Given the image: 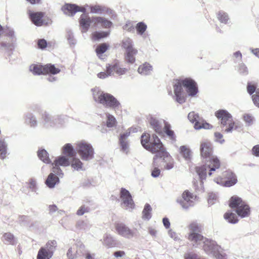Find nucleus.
<instances>
[{
	"mask_svg": "<svg viewBox=\"0 0 259 259\" xmlns=\"http://www.w3.org/2000/svg\"><path fill=\"white\" fill-rule=\"evenodd\" d=\"M120 146L121 147L122 150L125 152L127 153L129 149V145L128 141L127 140H120L119 139Z\"/></svg>",
	"mask_w": 259,
	"mask_h": 259,
	"instance_id": "55",
	"label": "nucleus"
},
{
	"mask_svg": "<svg viewBox=\"0 0 259 259\" xmlns=\"http://www.w3.org/2000/svg\"><path fill=\"white\" fill-rule=\"evenodd\" d=\"M56 241L55 240H51L48 241L45 246L41 247L40 248H45L47 252H50L51 255H53L54 252L56 249Z\"/></svg>",
	"mask_w": 259,
	"mask_h": 259,
	"instance_id": "31",
	"label": "nucleus"
},
{
	"mask_svg": "<svg viewBox=\"0 0 259 259\" xmlns=\"http://www.w3.org/2000/svg\"><path fill=\"white\" fill-rule=\"evenodd\" d=\"M168 235L172 239H173L175 241H178L180 240V238L179 237L177 233L172 231L171 230H169Z\"/></svg>",
	"mask_w": 259,
	"mask_h": 259,
	"instance_id": "63",
	"label": "nucleus"
},
{
	"mask_svg": "<svg viewBox=\"0 0 259 259\" xmlns=\"http://www.w3.org/2000/svg\"><path fill=\"white\" fill-rule=\"evenodd\" d=\"M3 242L7 244L14 245L16 243V239L11 233H5L3 236Z\"/></svg>",
	"mask_w": 259,
	"mask_h": 259,
	"instance_id": "33",
	"label": "nucleus"
},
{
	"mask_svg": "<svg viewBox=\"0 0 259 259\" xmlns=\"http://www.w3.org/2000/svg\"><path fill=\"white\" fill-rule=\"evenodd\" d=\"M152 208L150 205L148 204H146L145 205L144 208L143 210V219L144 220H148L151 217V212Z\"/></svg>",
	"mask_w": 259,
	"mask_h": 259,
	"instance_id": "44",
	"label": "nucleus"
},
{
	"mask_svg": "<svg viewBox=\"0 0 259 259\" xmlns=\"http://www.w3.org/2000/svg\"><path fill=\"white\" fill-rule=\"evenodd\" d=\"M148 119L151 127L156 133L158 134L159 135H161L163 134V130L161 121L153 116H150Z\"/></svg>",
	"mask_w": 259,
	"mask_h": 259,
	"instance_id": "20",
	"label": "nucleus"
},
{
	"mask_svg": "<svg viewBox=\"0 0 259 259\" xmlns=\"http://www.w3.org/2000/svg\"><path fill=\"white\" fill-rule=\"evenodd\" d=\"M52 256L50 252H47L45 248H40L38 251L36 259H51Z\"/></svg>",
	"mask_w": 259,
	"mask_h": 259,
	"instance_id": "40",
	"label": "nucleus"
},
{
	"mask_svg": "<svg viewBox=\"0 0 259 259\" xmlns=\"http://www.w3.org/2000/svg\"><path fill=\"white\" fill-rule=\"evenodd\" d=\"M153 141L150 143L148 148L146 149L153 153H155L156 155L154 158H156V160H157L159 158H162L164 153L167 152L165 151L162 143L157 136L153 135Z\"/></svg>",
	"mask_w": 259,
	"mask_h": 259,
	"instance_id": "8",
	"label": "nucleus"
},
{
	"mask_svg": "<svg viewBox=\"0 0 259 259\" xmlns=\"http://www.w3.org/2000/svg\"><path fill=\"white\" fill-rule=\"evenodd\" d=\"M184 258L185 259H204L199 257L197 254L192 252H189L185 254Z\"/></svg>",
	"mask_w": 259,
	"mask_h": 259,
	"instance_id": "59",
	"label": "nucleus"
},
{
	"mask_svg": "<svg viewBox=\"0 0 259 259\" xmlns=\"http://www.w3.org/2000/svg\"><path fill=\"white\" fill-rule=\"evenodd\" d=\"M163 121V123L164 124L163 127V131L166 134L167 136L171 140L176 141V136L174 132L171 130V125L170 124L166 122L164 120Z\"/></svg>",
	"mask_w": 259,
	"mask_h": 259,
	"instance_id": "25",
	"label": "nucleus"
},
{
	"mask_svg": "<svg viewBox=\"0 0 259 259\" xmlns=\"http://www.w3.org/2000/svg\"><path fill=\"white\" fill-rule=\"evenodd\" d=\"M200 154L204 160L205 164L196 166L195 171L200 179L199 182H194L196 189L203 190V180H205L207 174L211 176L212 172L218 169L220 166L219 160L212 155V148L211 143L207 141H202L200 144Z\"/></svg>",
	"mask_w": 259,
	"mask_h": 259,
	"instance_id": "1",
	"label": "nucleus"
},
{
	"mask_svg": "<svg viewBox=\"0 0 259 259\" xmlns=\"http://www.w3.org/2000/svg\"><path fill=\"white\" fill-rule=\"evenodd\" d=\"M106 115V126L108 127H113L116 124V120L114 116L109 113H107Z\"/></svg>",
	"mask_w": 259,
	"mask_h": 259,
	"instance_id": "43",
	"label": "nucleus"
},
{
	"mask_svg": "<svg viewBox=\"0 0 259 259\" xmlns=\"http://www.w3.org/2000/svg\"><path fill=\"white\" fill-rule=\"evenodd\" d=\"M132 130L133 132H135L137 131L136 128H131L128 129L127 131L125 132L124 133L120 135V140H127V138L130 135L131 131Z\"/></svg>",
	"mask_w": 259,
	"mask_h": 259,
	"instance_id": "56",
	"label": "nucleus"
},
{
	"mask_svg": "<svg viewBox=\"0 0 259 259\" xmlns=\"http://www.w3.org/2000/svg\"><path fill=\"white\" fill-rule=\"evenodd\" d=\"M89 7L86 5L84 7H79L73 4H66L62 8L64 13L68 16H72L77 12H81L84 13L86 8Z\"/></svg>",
	"mask_w": 259,
	"mask_h": 259,
	"instance_id": "17",
	"label": "nucleus"
},
{
	"mask_svg": "<svg viewBox=\"0 0 259 259\" xmlns=\"http://www.w3.org/2000/svg\"><path fill=\"white\" fill-rule=\"evenodd\" d=\"M205 238L198 233H188L187 236V239L194 247H197L200 244H203Z\"/></svg>",
	"mask_w": 259,
	"mask_h": 259,
	"instance_id": "18",
	"label": "nucleus"
},
{
	"mask_svg": "<svg viewBox=\"0 0 259 259\" xmlns=\"http://www.w3.org/2000/svg\"><path fill=\"white\" fill-rule=\"evenodd\" d=\"M125 252L122 250L115 251L114 253V256L116 258H121L125 256Z\"/></svg>",
	"mask_w": 259,
	"mask_h": 259,
	"instance_id": "64",
	"label": "nucleus"
},
{
	"mask_svg": "<svg viewBox=\"0 0 259 259\" xmlns=\"http://www.w3.org/2000/svg\"><path fill=\"white\" fill-rule=\"evenodd\" d=\"M29 70L34 75L45 74L44 66L40 65L32 64L30 66Z\"/></svg>",
	"mask_w": 259,
	"mask_h": 259,
	"instance_id": "32",
	"label": "nucleus"
},
{
	"mask_svg": "<svg viewBox=\"0 0 259 259\" xmlns=\"http://www.w3.org/2000/svg\"><path fill=\"white\" fill-rule=\"evenodd\" d=\"M247 90L250 95L255 93V94L252 96V100L254 105L259 107V89H256L255 84L249 82L247 84Z\"/></svg>",
	"mask_w": 259,
	"mask_h": 259,
	"instance_id": "19",
	"label": "nucleus"
},
{
	"mask_svg": "<svg viewBox=\"0 0 259 259\" xmlns=\"http://www.w3.org/2000/svg\"><path fill=\"white\" fill-rule=\"evenodd\" d=\"M44 14L41 12L30 13L29 16L35 25L39 26L43 23L42 17Z\"/></svg>",
	"mask_w": 259,
	"mask_h": 259,
	"instance_id": "23",
	"label": "nucleus"
},
{
	"mask_svg": "<svg viewBox=\"0 0 259 259\" xmlns=\"http://www.w3.org/2000/svg\"><path fill=\"white\" fill-rule=\"evenodd\" d=\"M58 177L59 176L52 170V172L49 174L46 181L47 186L50 188H54L55 185L59 182Z\"/></svg>",
	"mask_w": 259,
	"mask_h": 259,
	"instance_id": "22",
	"label": "nucleus"
},
{
	"mask_svg": "<svg viewBox=\"0 0 259 259\" xmlns=\"http://www.w3.org/2000/svg\"><path fill=\"white\" fill-rule=\"evenodd\" d=\"M3 33L6 34L7 35L9 36L12 39V41L15 40V36L14 31L13 30L9 27H6L4 28Z\"/></svg>",
	"mask_w": 259,
	"mask_h": 259,
	"instance_id": "54",
	"label": "nucleus"
},
{
	"mask_svg": "<svg viewBox=\"0 0 259 259\" xmlns=\"http://www.w3.org/2000/svg\"><path fill=\"white\" fill-rule=\"evenodd\" d=\"M188 118L190 122L194 123V128L196 130L201 128L209 129L211 126L208 123L201 121L198 115L194 112H191L188 114Z\"/></svg>",
	"mask_w": 259,
	"mask_h": 259,
	"instance_id": "14",
	"label": "nucleus"
},
{
	"mask_svg": "<svg viewBox=\"0 0 259 259\" xmlns=\"http://www.w3.org/2000/svg\"><path fill=\"white\" fill-rule=\"evenodd\" d=\"M153 139L152 140H150V135L149 134H143L141 136V142L142 146L146 149L148 148L149 145L150 144V143L152 142Z\"/></svg>",
	"mask_w": 259,
	"mask_h": 259,
	"instance_id": "38",
	"label": "nucleus"
},
{
	"mask_svg": "<svg viewBox=\"0 0 259 259\" xmlns=\"http://www.w3.org/2000/svg\"><path fill=\"white\" fill-rule=\"evenodd\" d=\"M76 245H73L69 248L67 256L69 259H74L76 256Z\"/></svg>",
	"mask_w": 259,
	"mask_h": 259,
	"instance_id": "51",
	"label": "nucleus"
},
{
	"mask_svg": "<svg viewBox=\"0 0 259 259\" xmlns=\"http://www.w3.org/2000/svg\"><path fill=\"white\" fill-rule=\"evenodd\" d=\"M215 115L219 119H221V123L222 125L226 126L225 130L226 133H230L232 131L234 122L233 121L232 115L225 110H220L215 113Z\"/></svg>",
	"mask_w": 259,
	"mask_h": 259,
	"instance_id": "7",
	"label": "nucleus"
},
{
	"mask_svg": "<svg viewBox=\"0 0 259 259\" xmlns=\"http://www.w3.org/2000/svg\"><path fill=\"white\" fill-rule=\"evenodd\" d=\"M223 177L226 180H224L222 178H216L214 180V182L218 184L228 187L234 185L237 182L236 176L232 171H225L223 174Z\"/></svg>",
	"mask_w": 259,
	"mask_h": 259,
	"instance_id": "10",
	"label": "nucleus"
},
{
	"mask_svg": "<svg viewBox=\"0 0 259 259\" xmlns=\"http://www.w3.org/2000/svg\"><path fill=\"white\" fill-rule=\"evenodd\" d=\"M120 199L122 207L127 210H132L134 208V203L129 191L124 188L120 190Z\"/></svg>",
	"mask_w": 259,
	"mask_h": 259,
	"instance_id": "11",
	"label": "nucleus"
},
{
	"mask_svg": "<svg viewBox=\"0 0 259 259\" xmlns=\"http://www.w3.org/2000/svg\"><path fill=\"white\" fill-rule=\"evenodd\" d=\"M90 208L84 205L81 206L77 211L76 214L78 215H82L85 212L89 211Z\"/></svg>",
	"mask_w": 259,
	"mask_h": 259,
	"instance_id": "60",
	"label": "nucleus"
},
{
	"mask_svg": "<svg viewBox=\"0 0 259 259\" xmlns=\"http://www.w3.org/2000/svg\"><path fill=\"white\" fill-rule=\"evenodd\" d=\"M103 244L108 247H111L115 245V241L112 236L108 234H104L102 240Z\"/></svg>",
	"mask_w": 259,
	"mask_h": 259,
	"instance_id": "27",
	"label": "nucleus"
},
{
	"mask_svg": "<svg viewBox=\"0 0 259 259\" xmlns=\"http://www.w3.org/2000/svg\"><path fill=\"white\" fill-rule=\"evenodd\" d=\"M42 118L43 119V123L47 127L53 126L55 125L52 120L51 117L46 112L42 114Z\"/></svg>",
	"mask_w": 259,
	"mask_h": 259,
	"instance_id": "39",
	"label": "nucleus"
},
{
	"mask_svg": "<svg viewBox=\"0 0 259 259\" xmlns=\"http://www.w3.org/2000/svg\"><path fill=\"white\" fill-rule=\"evenodd\" d=\"M156 158H153V169L152 170L151 176L153 178H157L159 176L161 171L159 168H158L157 166Z\"/></svg>",
	"mask_w": 259,
	"mask_h": 259,
	"instance_id": "48",
	"label": "nucleus"
},
{
	"mask_svg": "<svg viewBox=\"0 0 259 259\" xmlns=\"http://www.w3.org/2000/svg\"><path fill=\"white\" fill-rule=\"evenodd\" d=\"M180 152L185 159L187 160L190 159L191 153L190 149L187 146H181L180 148Z\"/></svg>",
	"mask_w": 259,
	"mask_h": 259,
	"instance_id": "36",
	"label": "nucleus"
},
{
	"mask_svg": "<svg viewBox=\"0 0 259 259\" xmlns=\"http://www.w3.org/2000/svg\"><path fill=\"white\" fill-rule=\"evenodd\" d=\"M214 136H215V140L217 142H218L221 144L224 143V140L223 139V135L221 133H218V132L215 133Z\"/></svg>",
	"mask_w": 259,
	"mask_h": 259,
	"instance_id": "62",
	"label": "nucleus"
},
{
	"mask_svg": "<svg viewBox=\"0 0 259 259\" xmlns=\"http://www.w3.org/2000/svg\"><path fill=\"white\" fill-rule=\"evenodd\" d=\"M63 152L64 154L70 157L74 156L75 155L74 149L70 144H67L64 146Z\"/></svg>",
	"mask_w": 259,
	"mask_h": 259,
	"instance_id": "42",
	"label": "nucleus"
},
{
	"mask_svg": "<svg viewBox=\"0 0 259 259\" xmlns=\"http://www.w3.org/2000/svg\"><path fill=\"white\" fill-rule=\"evenodd\" d=\"M37 155L39 159L46 163H50L51 160L49 157L48 153L44 149L40 150L37 152Z\"/></svg>",
	"mask_w": 259,
	"mask_h": 259,
	"instance_id": "35",
	"label": "nucleus"
},
{
	"mask_svg": "<svg viewBox=\"0 0 259 259\" xmlns=\"http://www.w3.org/2000/svg\"><path fill=\"white\" fill-rule=\"evenodd\" d=\"M153 70L152 66L149 63L145 62L140 65L138 68V72L143 75H148L151 74Z\"/></svg>",
	"mask_w": 259,
	"mask_h": 259,
	"instance_id": "24",
	"label": "nucleus"
},
{
	"mask_svg": "<svg viewBox=\"0 0 259 259\" xmlns=\"http://www.w3.org/2000/svg\"><path fill=\"white\" fill-rule=\"evenodd\" d=\"M182 85V80H176L174 82V96L173 97L180 104L185 102Z\"/></svg>",
	"mask_w": 259,
	"mask_h": 259,
	"instance_id": "12",
	"label": "nucleus"
},
{
	"mask_svg": "<svg viewBox=\"0 0 259 259\" xmlns=\"http://www.w3.org/2000/svg\"><path fill=\"white\" fill-rule=\"evenodd\" d=\"M218 196L216 194L210 193L208 194V202L209 204L212 205L217 201Z\"/></svg>",
	"mask_w": 259,
	"mask_h": 259,
	"instance_id": "57",
	"label": "nucleus"
},
{
	"mask_svg": "<svg viewBox=\"0 0 259 259\" xmlns=\"http://www.w3.org/2000/svg\"><path fill=\"white\" fill-rule=\"evenodd\" d=\"M196 197L188 190L185 191L182 197L177 199V202L180 204L184 209H187L194 205Z\"/></svg>",
	"mask_w": 259,
	"mask_h": 259,
	"instance_id": "9",
	"label": "nucleus"
},
{
	"mask_svg": "<svg viewBox=\"0 0 259 259\" xmlns=\"http://www.w3.org/2000/svg\"><path fill=\"white\" fill-rule=\"evenodd\" d=\"M70 164L69 159L65 156H60L52 163V171L60 177H62L63 174L59 166H67Z\"/></svg>",
	"mask_w": 259,
	"mask_h": 259,
	"instance_id": "13",
	"label": "nucleus"
},
{
	"mask_svg": "<svg viewBox=\"0 0 259 259\" xmlns=\"http://www.w3.org/2000/svg\"><path fill=\"white\" fill-rule=\"evenodd\" d=\"M79 22L82 32H86L91 24L95 27L104 28H110L112 26V22L105 17L94 16L91 18L88 15L85 14L81 15Z\"/></svg>",
	"mask_w": 259,
	"mask_h": 259,
	"instance_id": "2",
	"label": "nucleus"
},
{
	"mask_svg": "<svg viewBox=\"0 0 259 259\" xmlns=\"http://www.w3.org/2000/svg\"><path fill=\"white\" fill-rule=\"evenodd\" d=\"M182 83L189 96L193 97L197 94L198 88L196 83L193 79L186 78L182 80Z\"/></svg>",
	"mask_w": 259,
	"mask_h": 259,
	"instance_id": "16",
	"label": "nucleus"
},
{
	"mask_svg": "<svg viewBox=\"0 0 259 259\" xmlns=\"http://www.w3.org/2000/svg\"><path fill=\"white\" fill-rule=\"evenodd\" d=\"M229 205L232 208H235L237 214L241 218L247 217L250 214L249 206L237 196H234L231 197Z\"/></svg>",
	"mask_w": 259,
	"mask_h": 259,
	"instance_id": "5",
	"label": "nucleus"
},
{
	"mask_svg": "<svg viewBox=\"0 0 259 259\" xmlns=\"http://www.w3.org/2000/svg\"><path fill=\"white\" fill-rule=\"evenodd\" d=\"M114 67H115V68L113 69L114 73H116V74L119 75L125 74L127 70L125 68L120 67L117 63L114 64Z\"/></svg>",
	"mask_w": 259,
	"mask_h": 259,
	"instance_id": "52",
	"label": "nucleus"
},
{
	"mask_svg": "<svg viewBox=\"0 0 259 259\" xmlns=\"http://www.w3.org/2000/svg\"><path fill=\"white\" fill-rule=\"evenodd\" d=\"M71 165L72 167L77 171L83 170V163L81 160L77 158L74 157L71 160Z\"/></svg>",
	"mask_w": 259,
	"mask_h": 259,
	"instance_id": "34",
	"label": "nucleus"
},
{
	"mask_svg": "<svg viewBox=\"0 0 259 259\" xmlns=\"http://www.w3.org/2000/svg\"><path fill=\"white\" fill-rule=\"evenodd\" d=\"M18 220L20 223L22 225H27L29 222V218L26 215H21L19 217Z\"/></svg>",
	"mask_w": 259,
	"mask_h": 259,
	"instance_id": "58",
	"label": "nucleus"
},
{
	"mask_svg": "<svg viewBox=\"0 0 259 259\" xmlns=\"http://www.w3.org/2000/svg\"><path fill=\"white\" fill-rule=\"evenodd\" d=\"M138 51L136 49L129 50L126 51L125 60L130 63H134L135 62V56L137 54Z\"/></svg>",
	"mask_w": 259,
	"mask_h": 259,
	"instance_id": "26",
	"label": "nucleus"
},
{
	"mask_svg": "<svg viewBox=\"0 0 259 259\" xmlns=\"http://www.w3.org/2000/svg\"><path fill=\"white\" fill-rule=\"evenodd\" d=\"M109 32L96 31L93 34V38L94 40H99L100 39L107 37L109 34Z\"/></svg>",
	"mask_w": 259,
	"mask_h": 259,
	"instance_id": "50",
	"label": "nucleus"
},
{
	"mask_svg": "<svg viewBox=\"0 0 259 259\" xmlns=\"http://www.w3.org/2000/svg\"><path fill=\"white\" fill-rule=\"evenodd\" d=\"M25 122L31 127H35L37 123L36 118L30 114L26 116Z\"/></svg>",
	"mask_w": 259,
	"mask_h": 259,
	"instance_id": "46",
	"label": "nucleus"
},
{
	"mask_svg": "<svg viewBox=\"0 0 259 259\" xmlns=\"http://www.w3.org/2000/svg\"><path fill=\"white\" fill-rule=\"evenodd\" d=\"M44 71H45V74L49 73L56 74L60 72V70L55 67L54 65L48 64L44 66Z\"/></svg>",
	"mask_w": 259,
	"mask_h": 259,
	"instance_id": "29",
	"label": "nucleus"
},
{
	"mask_svg": "<svg viewBox=\"0 0 259 259\" xmlns=\"http://www.w3.org/2000/svg\"><path fill=\"white\" fill-rule=\"evenodd\" d=\"M162 162L163 163V165L165 169L169 170L172 169L174 166V160L168 153H164L162 158H160Z\"/></svg>",
	"mask_w": 259,
	"mask_h": 259,
	"instance_id": "21",
	"label": "nucleus"
},
{
	"mask_svg": "<svg viewBox=\"0 0 259 259\" xmlns=\"http://www.w3.org/2000/svg\"><path fill=\"white\" fill-rule=\"evenodd\" d=\"M90 8L91 13L93 14H102L105 12H108V9L106 7L98 5L91 6Z\"/></svg>",
	"mask_w": 259,
	"mask_h": 259,
	"instance_id": "28",
	"label": "nucleus"
},
{
	"mask_svg": "<svg viewBox=\"0 0 259 259\" xmlns=\"http://www.w3.org/2000/svg\"><path fill=\"white\" fill-rule=\"evenodd\" d=\"M218 19L224 23H226L229 20L228 15L224 12H220L218 14Z\"/></svg>",
	"mask_w": 259,
	"mask_h": 259,
	"instance_id": "53",
	"label": "nucleus"
},
{
	"mask_svg": "<svg viewBox=\"0 0 259 259\" xmlns=\"http://www.w3.org/2000/svg\"><path fill=\"white\" fill-rule=\"evenodd\" d=\"M122 47L125 49L126 51L135 49L133 47V41L130 38H124L122 41Z\"/></svg>",
	"mask_w": 259,
	"mask_h": 259,
	"instance_id": "45",
	"label": "nucleus"
},
{
	"mask_svg": "<svg viewBox=\"0 0 259 259\" xmlns=\"http://www.w3.org/2000/svg\"><path fill=\"white\" fill-rule=\"evenodd\" d=\"M137 32L140 35H143L146 30L147 25L143 22H139L136 26Z\"/></svg>",
	"mask_w": 259,
	"mask_h": 259,
	"instance_id": "49",
	"label": "nucleus"
},
{
	"mask_svg": "<svg viewBox=\"0 0 259 259\" xmlns=\"http://www.w3.org/2000/svg\"><path fill=\"white\" fill-rule=\"evenodd\" d=\"M202 248L206 254L212 255L216 259L218 256L223 253V249L215 241L206 238L203 243Z\"/></svg>",
	"mask_w": 259,
	"mask_h": 259,
	"instance_id": "6",
	"label": "nucleus"
},
{
	"mask_svg": "<svg viewBox=\"0 0 259 259\" xmlns=\"http://www.w3.org/2000/svg\"><path fill=\"white\" fill-rule=\"evenodd\" d=\"M114 68H115V67H114V64L107 65L106 70L108 75L111 76L114 74Z\"/></svg>",
	"mask_w": 259,
	"mask_h": 259,
	"instance_id": "61",
	"label": "nucleus"
},
{
	"mask_svg": "<svg viewBox=\"0 0 259 259\" xmlns=\"http://www.w3.org/2000/svg\"><path fill=\"white\" fill-rule=\"evenodd\" d=\"M94 100L106 107L112 108L115 110H119L121 108L120 103L112 95L104 93L100 91L98 88H94L92 90Z\"/></svg>",
	"mask_w": 259,
	"mask_h": 259,
	"instance_id": "3",
	"label": "nucleus"
},
{
	"mask_svg": "<svg viewBox=\"0 0 259 259\" xmlns=\"http://www.w3.org/2000/svg\"><path fill=\"white\" fill-rule=\"evenodd\" d=\"M188 229L189 230V233H197L200 232L201 227L198 223L193 222L189 225Z\"/></svg>",
	"mask_w": 259,
	"mask_h": 259,
	"instance_id": "47",
	"label": "nucleus"
},
{
	"mask_svg": "<svg viewBox=\"0 0 259 259\" xmlns=\"http://www.w3.org/2000/svg\"><path fill=\"white\" fill-rule=\"evenodd\" d=\"M7 154V144L4 140H0V158L4 159Z\"/></svg>",
	"mask_w": 259,
	"mask_h": 259,
	"instance_id": "41",
	"label": "nucleus"
},
{
	"mask_svg": "<svg viewBox=\"0 0 259 259\" xmlns=\"http://www.w3.org/2000/svg\"><path fill=\"white\" fill-rule=\"evenodd\" d=\"M116 232L120 236L125 238L130 239L135 235V233L127 226L122 223L115 225Z\"/></svg>",
	"mask_w": 259,
	"mask_h": 259,
	"instance_id": "15",
	"label": "nucleus"
},
{
	"mask_svg": "<svg viewBox=\"0 0 259 259\" xmlns=\"http://www.w3.org/2000/svg\"><path fill=\"white\" fill-rule=\"evenodd\" d=\"M224 218L228 223L231 224H236L238 221L236 214L230 211L224 214Z\"/></svg>",
	"mask_w": 259,
	"mask_h": 259,
	"instance_id": "30",
	"label": "nucleus"
},
{
	"mask_svg": "<svg viewBox=\"0 0 259 259\" xmlns=\"http://www.w3.org/2000/svg\"><path fill=\"white\" fill-rule=\"evenodd\" d=\"M108 47V46L106 44H102L97 47L96 52L99 58L104 59V58L102 57L103 56V54L107 51Z\"/></svg>",
	"mask_w": 259,
	"mask_h": 259,
	"instance_id": "37",
	"label": "nucleus"
},
{
	"mask_svg": "<svg viewBox=\"0 0 259 259\" xmlns=\"http://www.w3.org/2000/svg\"><path fill=\"white\" fill-rule=\"evenodd\" d=\"M76 150L82 160L89 161L94 157V149L89 142L82 140L76 144Z\"/></svg>",
	"mask_w": 259,
	"mask_h": 259,
	"instance_id": "4",
	"label": "nucleus"
}]
</instances>
